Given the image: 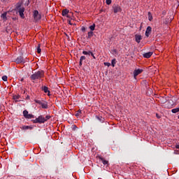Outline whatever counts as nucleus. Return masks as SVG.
I'll return each instance as SVG.
<instances>
[{"mask_svg": "<svg viewBox=\"0 0 179 179\" xmlns=\"http://www.w3.org/2000/svg\"><path fill=\"white\" fill-rule=\"evenodd\" d=\"M82 62H83L80 60V63H79L80 66H82Z\"/></svg>", "mask_w": 179, "mask_h": 179, "instance_id": "obj_38", "label": "nucleus"}, {"mask_svg": "<svg viewBox=\"0 0 179 179\" xmlns=\"http://www.w3.org/2000/svg\"><path fill=\"white\" fill-rule=\"evenodd\" d=\"M114 52H117V50H114Z\"/></svg>", "mask_w": 179, "mask_h": 179, "instance_id": "obj_44", "label": "nucleus"}, {"mask_svg": "<svg viewBox=\"0 0 179 179\" xmlns=\"http://www.w3.org/2000/svg\"><path fill=\"white\" fill-rule=\"evenodd\" d=\"M69 13V10L68 9H64L62 11V16H68Z\"/></svg>", "mask_w": 179, "mask_h": 179, "instance_id": "obj_13", "label": "nucleus"}, {"mask_svg": "<svg viewBox=\"0 0 179 179\" xmlns=\"http://www.w3.org/2000/svg\"><path fill=\"white\" fill-rule=\"evenodd\" d=\"M115 64H116V60L115 59H112L111 62V66L114 68V66H115Z\"/></svg>", "mask_w": 179, "mask_h": 179, "instance_id": "obj_25", "label": "nucleus"}, {"mask_svg": "<svg viewBox=\"0 0 179 179\" xmlns=\"http://www.w3.org/2000/svg\"><path fill=\"white\" fill-rule=\"evenodd\" d=\"M15 10L17 12L22 19H24V7H22L20 3H17Z\"/></svg>", "mask_w": 179, "mask_h": 179, "instance_id": "obj_2", "label": "nucleus"}, {"mask_svg": "<svg viewBox=\"0 0 179 179\" xmlns=\"http://www.w3.org/2000/svg\"><path fill=\"white\" fill-rule=\"evenodd\" d=\"M15 62L17 64H24L26 61H24V58H23V57L20 56L17 57V59H15Z\"/></svg>", "mask_w": 179, "mask_h": 179, "instance_id": "obj_7", "label": "nucleus"}, {"mask_svg": "<svg viewBox=\"0 0 179 179\" xmlns=\"http://www.w3.org/2000/svg\"><path fill=\"white\" fill-rule=\"evenodd\" d=\"M153 55V52H148L143 55L144 58H150Z\"/></svg>", "mask_w": 179, "mask_h": 179, "instance_id": "obj_11", "label": "nucleus"}, {"mask_svg": "<svg viewBox=\"0 0 179 179\" xmlns=\"http://www.w3.org/2000/svg\"><path fill=\"white\" fill-rule=\"evenodd\" d=\"M96 119L98 121H99V122H101V123L104 122V121H105L104 117H101V116H96Z\"/></svg>", "mask_w": 179, "mask_h": 179, "instance_id": "obj_14", "label": "nucleus"}, {"mask_svg": "<svg viewBox=\"0 0 179 179\" xmlns=\"http://www.w3.org/2000/svg\"><path fill=\"white\" fill-rule=\"evenodd\" d=\"M176 149H179V145H176Z\"/></svg>", "mask_w": 179, "mask_h": 179, "instance_id": "obj_40", "label": "nucleus"}, {"mask_svg": "<svg viewBox=\"0 0 179 179\" xmlns=\"http://www.w3.org/2000/svg\"><path fill=\"white\" fill-rule=\"evenodd\" d=\"M41 78H44V71H38L35 73L31 75L30 79L31 80H36L37 79H41Z\"/></svg>", "mask_w": 179, "mask_h": 179, "instance_id": "obj_1", "label": "nucleus"}, {"mask_svg": "<svg viewBox=\"0 0 179 179\" xmlns=\"http://www.w3.org/2000/svg\"><path fill=\"white\" fill-rule=\"evenodd\" d=\"M21 129H22L23 131H27V129L31 130V129H33V127L24 125V126H22V127H21Z\"/></svg>", "mask_w": 179, "mask_h": 179, "instance_id": "obj_12", "label": "nucleus"}, {"mask_svg": "<svg viewBox=\"0 0 179 179\" xmlns=\"http://www.w3.org/2000/svg\"><path fill=\"white\" fill-rule=\"evenodd\" d=\"M158 118H160V116H159V114L156 115Z\"/></svg>", "mask_w": 179, "mask_h": 179, "instance_id": "obj_42", "label": "nucleus"}, {"mask_svg": "<svg viewBox=\"0 0 179 179\" xmlns=\"http://www.w3.org/2000/svg\"><path fill=\"white\" fill-rule=\"evenodd\" d=\"M68 22H69V24H71V26H72V24H72V23L71 22V20H69Z\"/></svg>", "mask_w": 179, "mask_h": 179, "instance_id": "obj_39", "label": "nucleus"}, {"mask_svg": "<svg viewBox=\"0 0 179 179\" xmlns=\"http://www.w3.org/2000/svg\"><path fill=\"white\" fill-rule=\"evenodd\" d=\"M33 17L35 22H38V20H41V14H39L38 10H34Z\"/></svg>", "mask_w": 179, "mask_h": 179, "instance_id": "obj_4", "label": "nucleus"}, {"mask_svg": "<svg viewBox=\"0 0 179 179\" xmlns=\"http://www.w3.org/2000/svg\"><path fill=\"white\" fill-rule=\"evenodd\" d=\"M150 33H152V27H148L145 31L146 37H149V36L150 35Z\"/></svg>", "mask_w": 179, "mask_h": 179, "instance_id": "obj_10", "label": "nucleus"}, {"mask_svg": "<svg viewBox=\"0 0 179 179\" xmlns=\"http://www.w3.org/2000/svg\"><path fill=\"white\" fill-rule=\"evenodd\" d=\"M178 118H179V115H178Z\"/></svg>", "mask_w": 179, "mask_h": 179, "instance_id": "obj_46", "label": "nucleus"}, {"mask_svg": "<svg viewBox=\"0 0 179 179\" xmlns=\"http://www.w3.org/2000/svg\"><path fill=\"white\" fill-rule=\"evenodd\" d=\"M31 122L33 124H44V122H47V120L43 115H40L35 120H32Z\"/></svg>", "mask_w": 179, "mask_h": 179, "instance_id": "obj_3", "label": "nucleus"}, {"mask_svg": "<svg viewBox=\"0 0 179 179\" xmlns=\"http://www.w3.org/2000/svg\"><path fill=\"white\" fill-rule=\"evenodd\" d=\"M28 115H29V111H27V110H25L23 111V115H24V118H27Z\"/></svg>", "mask_w": 179, "mask_h": 179, "instance_id": "obj_24", "label": "nucleus"}, {"mask_svg": "<svg viewBox=\"0 0 179 179\" xmlns=\"http://www.w3.org/2000/svg\"><path fill=\"white\" fill-rule=\"evenodd\" d=\"M92 51H83V54L84 55H92Z\"/></svg>", "mask_w": 179, "mask_h": 179, "instance_id": "obj_20", "label": "nucleus"}, {"mask_svg": "<svg viewBox=\"0 0 179 179\" xmlns=\"http://www.w3.org/2000/svg\"><path fill=\"white\" fill-rule=\"evenodd\" d=\"M171 113H173V114H176V113H179V108L172 109Z\"/></svg>", "mask_w": 179, "mask_h": 179, "instance_id": "obj_21", "label": "nucleus"}, {"mask_svg": "<svg viewBox=\"0 0 179 179\" xmlns=\"http://www.w3.org/2000/svg\"><path fill=\"white\" fill-rule=\"evenodd\" d=\"M66 17H71V15H69V14H67V15H66Z\"/></svg>", "mask_w": 179, "mask_h": 179, "instance_id": "obj_41", "label": "nucleus"}, {"mask_svg": "<svg viewBox=\"0 0 179 179\" xmlns=\"http://www.w3.org/2000/svg\"><path fill=\"white\" fill-rule=\"evenodd\" d=\"M37 52H38V54H41V48H40V44L38 45Z\"/></svg>", "mask_w": 179, "mask_h": 179, "instance_id": "obj_29", "label": "nucleus"}, {"mask_svg": "<svg viewBox=\"0 0 179 179\" xmlns=\"http://www.w3.org/2000/svg\"><path fill=\"white\" fill-rule=\"evenodd\" d=\"M141 40H142V36L141 35H136V41L139 44L141 43Z\"/></svg>", "mask_w": 179, "mask_h": 179, "instance_id": "obj_15", "label": "nucleus"}, {"mask_svg": "<svg viewBox=\"0 0 179 179\" xmlns=\"http://www.w3.org/2000/svg\"><path fill=\"white\" fill-rule=\"evenodd\" d=\"M163 103H166V101H164Z\"/></svg>", "mask_w": 179, "mask_h": 179, "instance_id": "obj_45", "label": "nucleus"}, {"mask_svg": "<svg viewBox=\"0 0 179 179\" xmlns=\"http://www.w3.org/2000/svg\"><path fill=\"white\" fill-rule=\"evenodd\" d=\"M45 118L46 121H48V120H50V118H51V116L46 115V117Z\"/></svg>", "mask_w": 179, "mask_h": 179, "instance_id": "obj_34", "label": "nucleus"}, {"mask_svg": "<svg viewBox=\"0 0 179 179\" xmlns=\"http://www.w3.org/2000/svg\"><path fill=\"white\" fill-rule=\"evenodd\" d=\"M20 99V95H14L13 96V100H15V101H17Z\"/></svg>", "mask_w": 179, "mask_h": 179, "instance_id": "obj_23", "label": "nucleus"}, {"mask_svg": "<svg viewBox=\"0 0 179 179\" xmlns=\"http://www.w3.org/2000/svg\"><path fill=\"white\" fill-rule=\"evenodd\" d=\"M112 9L114 12V13H118V12H121V6H120L118 4H113Z\"/></svg>", "mask_w": 179, "mask_h": 179, "instance_id": "obj_5", "label": "nucleus"}, {"mask_svg": "<svg viewBox=\"0 0 179 179\" xmlns=\"http://www.w3.org/2000/svg\"><path fill=\"white\" fill-rule=\"evenodd\" d=\"M2 80H3V82H7L8 81V76H2Z\"/></svg>", "mask_w": 179, "mask_h": 179, "instance_id": "obj_30", "label": "nucleus"}, {"mask_svg": "<svg viewBox=\"0 0 179 179\" xmlns=\"http://www.w3.org/2000/svg\"><path fill=\"white\" fill-rule=\"evenodd\" d=\"M94 33L93 31H89L87 34V38H92V36H93Z\"/></svg>", "mask_w": 179, "mask_h": 179, "instance_id": "obj_19", "label": "nucleus"}, {"mask_svg": "<svg viewBox=\"0 0 179 179\" xmlns=\"http://www.w3.org/2000/svg\"><path fill=\"white\" fill-rule=\"evenodd\" d=\"M104 66H111V64L108 63V62H105L104 63Z\"/></svg>", "mask_w": 179, "mask_h": 179, "instance_id": "obj_33", "label": "nucleus"}, {"mask_svg": "<svg viewBox=\"0 0 179 179\" xmlns=\"http://www.w3.org/2000/svg\"><path fill=\"white\" fill-rule=\"evenodd\" d=\"M148 20H150V22H152V20H153V16H152V13L150 12H148Z\"/></svg>", "mask_w": 179, "mask_h": 179, "instance_id": "obj_17", "label": "nucleus"}, {"mask_svg": "<svg viewBox=\"0 0 179 179\" xmlns=\"http://www.w3.org/2000/svg\"><path fill=\"white\" fill-rule=\"evenodd\" d=\"M1 2H5V0H1Z\"/></svg>", "mask_w": 179, "mask_h": 179, "instance_id": "obj_43", "label": "nucleus"}, {"mask_svg": "<svg viewBox=\"0 0 179 179\" xmlns=\"http://www.w3.org/2000/svg\"><path fill=\"white\" fill-rule=\"evenodd\" d=\"M97 159L98 160H99V162H101V163H103L104 166H108V161L106 160L104 157L101 156H98Z\"/></svg>", "mask_w": 179, "mask_h": 179, "instance_id": "obj_6", "label": "nucleus"}, {"mask_svg": "<svg viewBox=\"0 0 179 179\" xmlns=\"http://www.w3.org/2000/svg\"><path fill=\"white\" fill-rule=\"evenodd\" d=\"M41 106L42 108H48V103L47 102H42V103H41Z\"/></svg>", "mask_w": 179, "mask_h": 179, "instance_id": "obj_16", "label": "nucleus"}, {"mask_svg": "<svg viewBox=\"0 0 179 179\" xmlns=\"http://www.w3.org/2000/svg\"><path fill=\"white\" fill-rule=\"evenodd\" d=\"M142 72H143V69H138L134 70V78H136V76H138V75H141Z\"/></svg>", "mask_w": 179, "mask_h": 179, "instance_id": "obj_8", "label": "nucleus"}, {"mask_svg": "<svg viewBox=\"0 0 179 179\" xmlns=\"http://www.w3.org/2000/svg\"><path fill=\"white\" fill-rule=\"evenodd\" d=\"M106 2L107 5H111L112 0H106Z\"/></svg>", "mask_w": 179, "mask_h": 179, "instance_id": "obj_31", "label": "nucleus"}, {"mask_svg": "<svg viewBox=\"0 0 179 179\" xmlns=\"http://www.w3.org/2000/svg\"><path fill=\"white\" fill-rule=\"evenodd\" d=\"M41 90L44 93H48V96H51V92H50V90H48V87L47 86H42Z\"/></svg>", "mask_w": 179, "mask_h": 179, "instance_id": "obj_9", "label": "nucleus"}, {"mask_svg": "<svg viewBox=\"0 0 179 179\" xmlns=\"http://www.w3.org/2000/svg\"><path fill=\"white\" fill-rule=\"evenodd\" d=\"M26 100H30V96L27 95L26 97Z\"/></svg>", "mask_w": 179, "mask_h": 179, "instance_id": "obj_37", "label": "nucleus"}, {"mask_svg": "<svg viewBox=\"0 0 179 179\" xmlns=\"http://www.w3.org/2000/svg\"><path fill=\"white\" fill-rule=\"evenodd\" d=\"M91 55L92 56V57H93L94 59H96V57L94 56V54H93V52L91 53Z\"/></svg>", "mask_w": 179, "mask_h": 179, "instance_id": "obj_36", "label": "nucleus"}, {"mask_svg": "<svg viewBox=\"0 0 179 179\" xmlns=\"http://www.w3.org/2000/svg\"><path fill=\"white\" fill-rule=\"evenodd\" d=\"M25 118H27L28 120H31V118H34V115L28 114L27 117Z\"/></svg>", "mask_w": 179, "mask_h": 179, "instance_id": "obj_26", "label": "nucleus"}, {"mask_svg": "<svg viewBox=\"0 0 179 179\" xmlns=\"http://www.w3.org/2000/svg\"><path fill=\"white\" fill-rule=\"evenodd\" d=\"M35 103H36L37 104H39L40 106H41L43 101L38 100V99H34Z\"/></svg>", "mask_w": 179, "mask_h": 179, "instance_id": "obj_28", "label": "nucleus"}, {"mask_svg": "<svg viewBox=\"0 0 179 179\" xmlns=\"http://www.w3.org/2000/svg\"><path fill=\"white\" fill-rule=\"evenodd\" d=\"M6 13H4L1 15V17L3 19V20L6 21L8 18L6 17Z\"/></svg>", "mask_w": 179, "mask_h": 179, "instance_id": "obj_18", "label": "nucleus"}, {"mask_svg": "<svg viewBox=\"0 0 179 179\" xmlns=\"http://www.w3.org/2000/svg\"><path fill=\"white\" fill-rule=\"evenodd\" d=\"M89 28L91 29V31H94V29H96V24H93Z\"/></svg>", "mask_w": 179, "mask_h": 179, "instance_id": "obj_22", "label": "nucleus"}, {"mask_svg": "<svg viewBox=\"0 0 179 179\" xmlns=\"http://www.w3.org/2000/svg\"><path fill=\"white\" fill-rule=\"evenodd\" d=\"M80 114H82V110H78L77 111V113H76V117H79L80 115Z\"/></svg>", "mask_w": 179, "mask_h": 179, "instance_id": "obj_27", "label": "nucleus"}, {"mask_svg": "<svg viewBox=\"0 0 179 179\" xmlns=\"http://www.w3.org/2000/svg\"><path fill=\"white\" fill-rule=\"evenodd\" d=\"M85 59H86V57H85V56H81L80 57V61H85Z\"/></svg>", "mask_w": 179, "mask_h": 179, "instance_id": "obj_32", "label": "nucleus"}, {"mask_svg": "<svg viewBox=\"0 0 179 179\" xmlns=\"http://www.w3.org/2000/svg\"><path fill=\"white\" fill-rule=\"evenodd\" d=\"M82 31H86V28L85 27H83L81 28Z\"/></svg>", "mask_w": 179, "mask_h": 179, "instance_id": "obj_35", "label": "nucleus"}]
</instances>
